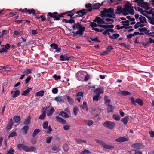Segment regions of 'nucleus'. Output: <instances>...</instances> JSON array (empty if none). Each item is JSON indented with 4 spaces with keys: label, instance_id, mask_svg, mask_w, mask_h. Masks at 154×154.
Listing matches in <instances>:
<instances>
[{
    "label": "nucleus",
    "instance_id": "obj_1",
    "mask_svg": "<svg viewBox=\"0 0 154 154\" xmlns=\"http://www.w3.org/2000/svg\"><path fill=\"white\" fill-rule=\"evenodd\" d=\"M75 9H74L70 11H68L65 12H63L59 14L58 12H49L48 13L47 16L48 17V21H50L51 23H52L53 22H51L50 20L51 18H53L54 20L58 21L60 20V18H64V15L67 14V16H69L70 18L72 17L75 14L74 11Z\"/></svg>",
    "mask_w": 154,
    "mask_h": 154
},
{
    "label": "nucleus",
    "instance_id": "obj_2",
    "mask_svg": "<svg viewBox=\"0 0 154 154\" xmlns=\"http://www.w3.org/2000/svg\"><path fill=\"white\" fill-rule=\"evenodd\" d=\"M132 5L131 3L128 2L124 5L123 7V15H127L129 14L131 15L134 14V10L133 9V6Z\"/></svg>",
    "mask_w": 154,
    "mask_h": 154
},
{
    "label": "nucleus",
    "instance_id": "obj_3",
    "mask_svg": "<svg viewBox=\"0 0 154 154\" xmlns=\"http://www.w3.org/2000/svg\"><path fill=\"white\" fill-rule=\"evenodd\" d=\"M76 28H78L79 30L76 32H73V37H75L77 35H79L80 36L84 34V32L85 30V28L81 24V22H77L75 23Z\"/></svg>",
    "mask_w": 154,
    "mask_h": 154
},
{
    "label": "nucleus",
    "instance_id": "obj_4",
    "mask_svg": "<svg viewBox=\"0 0 154 154\" xmlns=\"http://www.w3.org/2000/svg\"><path fill=\"white\" fill-rule=\"evenodd\" d=\"M114 9L113 8H111L109 9L105 8H103V11H100L101 14L100 16L102 17H104L106 16L105 14H112L114 13Z\"/></svg>",
    "mask_w": 154,
    "mask_h": 154
},
{
    "label": "nucleus",
    "instance_id": "obj_5",
    "mask_svg": "<svg viewBox=\"0 0 154 154\" xmlns=\"http://www.w3.org/2000/svg\"><path fill=\"white\" fill-rule=\"evenodd\" d=\"M95 140L97 143H99L105 149H113L114 147V146L113 145H110L106 144L103 141H102L101 140H99L97 139H95Z\"/></svg>",
    "mask_w": 154,
    "mask_h": 154
},
{
    "label": "nucleus",
    "instance_id": "obj_6",
    "mask_svg": "<svg viewBox=\"0 0 154 154\" xmlns=\"http://www.w3.org/2000/svg\"><path fill=\"white\" fill-rule=\"evenodd\" d=\"M103 125L105 127L107 128L112 129L116 126V124L113 122L109 121H106L104 122Z\"/></svg>",
    "mask_w": 154,
    "mask_h": 154
},
{
    "label": "nucleus",
    "instance_id": "obj_7",
    "mask_svg": "<svg viewBox=\"0 0 154 154\" xmlns=\"http://www.w3.org/2000/svg\"><path fill=\"white\" fill-rule=\"evenodd\" d=\"M130 100L132 104L136 106V103H138L139 105L142 106L143 104V101L140 98H137L135 100L134 98L133 97H131Z\"/></svg>",
    "mask_w": 154,
    "mask_h": 154
},
{
    "label": "nucleus",
    "instance_id": "obj_8",
    "mask_svg": "<svg viewBox=\"0 0 154 154\" xmlns=\"http://www.w3.org/2000/svg\"><path fill=\"white\" fill-rule=\"evenodd\" d=\"M86 9H83L81 10L77 11L75 14H78L76 15V17H82V18H84L85 17V15L86 14Z\"/></svg>",
    "mask_w": 154,
    "mask_h": 154
},
{
    "label": "nucleus",
    "instance_id": "obj_9",
    "mask_svg": "<svg viewBox=\"0 0 154 154\" xmlns=\"http://www.w3.org/2000/svg\"><path fill=\"white\" fill-rule=\"evenodd\" d=\"M94 22H97L98 24H108L111 23H105V21L103 20L100 17H96L95 19L93 20Z\"/></svg>",
    "mask_w": 154,
    "mask_h": 154
},
{
    "label": "nucleus",
    "instance_id": "obj_10",
    "mask_svg": "<svg viewBox=\"0 0 154 154\" xmlns=\"http://www.w3.org/2000/svg\"><path fill=\"white\" fill-rule=\"evenodd\" d=\"M123 8L122 5H120L119 6L117 7V8L115 10V14H121L122 13V14L123 15Z\"/></svg>",
    "mask_w": 154,
    "mask_h": 154
},
{
    "label": "nucleus",
    "instance_id": "obj_11",
    "mask_svg": "<svg viewBox=\"0 0 154 154\" xmlns=\"http://www.w3.org/2000/svg\"><path fill=\"white\" fill-rule=\"evenodd\" d=\"M131 146L137 150H139L141 149H143L144 147V146L141 143H137L135 144H132Z\"/></svg>",
    "mask_w": 154,
    "mask_h": 154
},
{
    "label": "nucleus",
    "instance_id": "obj_12",
    "mask_svg": "<svg viewBox=\"0 0 154 154\" xmlns=\"http://www.w3.org/2000/svg\"><path fill=\"white\" fill-rule=\"evenodd\" d=\"M49 108V107H46L45 111L46 112V113L48 116H51L55 111L53 108H51L50 110H48V109Z\"/></svg>",
    "mask_w": 154,
    "mask_h": 154
},
{
    "label": "nucleus",
    "instance_id": "obj_13",
    "mask_svg": "<svg viewBox=\"0 0 154 154\" xmlns=\"http://www.w3.org/2000/svg\"><path fill=\"white\" fill-rule=\"evenodd\" d=\"M19 11H21L22 12H24L26 14H31L33 12L35 11V10L33 9H27V8H25L23 9H21Z\"/></svg>",
    "mask_w": 154,
    "mask_h": 154
},
{
    "label": "nucleus",
    "instance_id": "obj_14",
    "mask_svg": "<svg viewBox=\"0 0 154 154\" xmlns=\"http://www.w3.org/2000/svg\"><path fill=\"white\" fill-rule=\"evenodd\" d=\"M50 46L53 49H56V51L57 52H59L61 50L60 48H58V45L54 43L51 44L50 45Z\"/></svg>",
    "mask_w": 154,
    "mask_h": 154
},
{
    "label": "nucleus",
    "instance_id": "obj_15",
    "mask_svg": "<svg viewBox=\"0 0 154 154\" xmlns=\"http://www.w3.org/2000/svg\"><path fill=\"white\" fill-rule=\"evenodd\" d=\"M14 122L12 119H10L8 122V124L7 125L6 129L7 130H10Z\"/></svg>",
    "mask_w": 154,
    "mask_h": 154
},
{
    "label": "nucleus",
    "instance_id": "obj_16",
    "mask_svg": "<svg viewBox=\"0 0 154 154\" xmlns=\"http://www.w3.org/2000/svg\"><path fill=\"white\" fill-rule=\"evenodd\" d=\"M60 57V60L62 61H68L71 58L70 57H68L66 55H61Z\"/></svg>",
    "mask_w": 154,
    "mask_h": 154
},
{
    "label": "nucleus",
    "instance_id": "obj_17",
    "mask_svg": "<svg viewBox=\"0 0 154 154\" xmlns=\"http://www.w3.org/2000/svg\"><path fill=\"white\" fill-rule=\"evenodd\" d=\"M32 89L31 88L27 87V89L23 91V93L21 94L22 96H26L28 95L30 91L32 90Z\"/></svg>",
    "mask_w": 154,
    "mask_h": 154
},
{
    "label": "nucleus",
    "instance_id": "obj_18",
    "mask_svg": "<svg viewBox=\"0 0 154 154\" xmlns=\"http://www.w3.org/2000/svg\"><path fill=\"white\" fill-rule=\"evenodd\" d=\"M85 7L87 9H86V13L88 11L91 12L92 11L93 8L92 5L91 4L89 3L88 4H86L85 5Z\"/></svg>",
    "mask_w": 154,
    "mask_h": 154
},
{
    "label": "nucleus",
    "instance_id": "obj_19",
    "mask_svg": "<svg viewBox=\"0 0 154 154\" xmlns=\"http://www.w3.org/2000/svg\"><path fill=\"white\" fill-rule=\"evenodd\" d=\"M150 6V5L147 2H143L141 7L146 9V10H148L150 8L149 7Z\"/></svg>",
    "mask_w": 154,
    "mask_h": 154
},
{
    "label": "nucleus",
    "instance_id": "obj_20",
    "mask_svg": "<svg viewBox=\"0 0 154 154\" xmlns=\"http://www.w3.org/2000/svg\"><path fill=\"white\" fill-rule=\"evenodd\" d=\"M103 3V2L100 4L99 3H97L93 4V5H92L93 9H99L100 7L102 5Z\"/></svg>",
    "mask_w": 154,
    "mask_h": 154
},
{
    "label": "nucleus",
    "instance_id": "obj_21",
    "mask_svg": "<svg viewBox=\"0 0 154 154\" xmlns=\"http://www.w3.org/2000/svg\"><path fill=\"white\" fill-rule=\"evenodd\" d=\"M103 91L101 88H99L96 89L94 91V93L97 95L100 96V95L103 93Z\"/></svg>",
    "mask_w": 154,
    "mask_h": 154
},
{
    "label": "nucleus",
    "instance_id": "obj_22",
    "mask_svg": "<svg viewBox=\"0 0 154 154\" xmlns=\"http://www.w3.org/2000/svg\"><path fill=\"white\" fill-rule=\"evenodd\" d=\"M127 140V138L124 137H119L115 140V141L120 143L124 142Z\"/></svg>",
    "mask_w": 154,
    "mask_h": 154
},
{
    "label": "nucleus",
    "instance_id": "obj_23",
    "mask_svg": "<svg viewBox=\"0 0 154 154\" xmlns=\"http://www.w3.org/2000/svg\"><path fill=\"white\" fill-rule=\"evenodd\" d=\"M56 119L57 121L61 123L62 124H65L66 123V121L63 119L59 116H57Z\"/></svg>",
    "mask_w": 154,
    "mask_h": 154
},
{
    "label": "nucleus",
    "instance_id": "obj_24",
    "mask_svg": "<svg viewBox=\"0 0 154 154\" xmlns=\"http://www.w3.org/2000/svg\"><path fill=\"white\" fill-rule=\"evenodd\" d=\"M63 98V96L56 97L54 98V100L59 102L63 103L64 102Z\"/></svg>",
    "mask_w": 154,
    "mask_h": 154
},
{
    "label": "nucleus",
    "instance_id": "obj_25",
    "mask_svg": "<svg viewBox=\"0 0 154 154\" xmlns=\"http://www.w3.org/2000/svg\"><path fill=\"white\" fill-rule=\"evenodd\" d=\"M106 105L108 107L107 108V111L109 113L112 112L113 110L115 108L114 106L109 104H106Z\"/></svg>",
    "mask_w": 154,
    "mask_h": 154
},
{
    "label": "nucleus",
    "instance_id": "obj_26",
    "mask_svg": "<svg viewBox=\"0 0 154 154\" xmlns=\"http://www.w3.org/2000/svg\"><path fill=\"white\" fill-rule=\"evenodd\" d=\"M29 129V127L28 125L24 126L21 129L23 131V134H26L27 133V131Z\"/></svg>",
    "mask_w": 154,
    "mask_h": 154
},
{
    "label": "nucleus",
    "instance_id": "obj_27",
    "mask_svg": "<svg viewBox=\"0 0 154 154\" xmlns=\"http://www.w3.org/2000/svg\"><path fill=\"white\" fill-rule=\"evenodd\" d=\"M62 22H64L65 23H69L72 24L75 22V20H68L67 19H63L62 20Z\"/></svg>",
    "mask_w": 154,
    "mask_h": 154
},
{
    "label": "nucleus",
    "instance_id": "obj_28",
    "mask_svg": "<svg viewBox=\"0 0 154 154\" xmlns=\"http://www.w3.org/2000/svg\"><path fill=\"white\" fill-rule=\"evenodd\" d=\"M59 116L64 117L66 118H68L70 117V116L68 115L66 112L62 111L60 112V114H59Z\"/></svg>",
    "mask_w": 154,
    "mask_h": 154
},
{
    "label": "nucleus",
    "instance_id": "obj_29",
    "mask_svg": "<svg viewBox=\"0 0 154 154\" xmlns=\"http://www.w3.org/2000/svg\"><path fill=\"white\" fill-rule=\"evenodd\" d=\"M139 19L140 20V23H147L146 18L142 16H140V17L139 18Z\"/></svg>",
    "mask_w": 154,
    "mask_h": 154
},
{
    "label": "nucleus",
    "instance_id": "obj_30",
    "mask_svg": "<svg viewBox=\"0 0 154 154\" xmlns=\"http://www.w3.org/2000/svg\"><path fill=\"white\" fill-rule=\"evenodd\" d=\"M31 117L30 116H29L23 122V124L25 125H29L31 122Z\"/></svg>",
    "mask_w": 154,
    "mask_h": 154
},
{
    "label": "nucleus",
    "instance_id": "obj_31",
    "mask_svg": "<svg viewBox=\"0 0 154 154\" xmlns=\"http://www.w3.org/2000/svg\"><path fill=\"white\" fill-rule=\"evenodd\" d=\"M44 91L43 90H42L39 92H37L36 93V96L42 97L44 96Z\"/></svg>",
    "mask_w": 154,
    "mask_h": 154
},
{
    "label": "nucleus",
    "instance_id": "obj_32",
    "mask_svg": "<svg viewBox=\"0 0 154 154\" xmlns=\"http://www.w3.org/2000/svg\"><path fill=\"white\" fill-rule=\"evenodd\" d=\"M13 120L15 123L19 122L20 120V118L19 116H15L13 118Z\"/></svg>",
    "mask_w": 154,
    "mask_h": 154
},
{
    "label": "nucleus",
    "instance_id": "obj_33",
    "mask_svg": "<svg viewBox=\"0 0 154 154\" xmlns=\"http://www.w3.org/2000/svg\"><path fill=\"white\" fill-rule=\"evenodd\" d=\"M20 93V91L18 90H17L14 91V94L12 95V97L14 98H15L18 96Z\"/></svg>",
    "mask_w": 154,
    "mask_h": 154
},
{
    "label": "nucleus",
    "instance_id": "obj_34",
    "mask_svg": "<svg viewBox=\"0 0 154 154\" xmlns=\"http://www.w3.org/2000/svg\"><path fill=\"white\" fill-rule=\"evenodd\" d=\"M80 107L82 108L83 110H86L87 111L88 110V108L87 107V103L85 101L84 102L83 105H81L80 106Z\"/></svg>",
    "mask_w": 154,
    "mask_h": 154
},
{
    "label": "nucleus",
    "instance_id": "obj_35",
    "mask_svg": "<svg viewBox=\"0 0 154 154\" xmlns=\"http://www.w3.org/2000/svg\"><path fill=\"white\" fill-rule=\"evenodd\" d=\"M120 35L118 34H113L112 36H109V37L112 39H117L119 37Z\"/></svg>",
    "mask_w": 154,
    "mask_h": 154
},
{
    "label": "nucleus",
    "instance_id": "obj_36",
    "mask_svg": "<svg viewBox=\"0 0 154 154\" xmlns=\"http://www.w3.org/2000/svg\"><path fill=\"white\" fill-rule=\"evenodd\" d=\"M134 2H136L137 5L141 7L144 2L143 0H134Z\"/></svg>",
    "mask_w": 154,
    "mask_h": 154
},
{
    "label": "nucleus",
    "instance_id": "obj_37",
    "mask_svg": "<svg viewBox=\"0 0 154 154\" xmlns=\"http://www.w3.org/2000/svg\"><path fill=\"white\" fill-rule=\"evenodd\" d=\"M40 131V130L38 129H35L33 132L32 136L35 137Z\"/></svg>",
    "mask_w": 154,
    "mask_h": 154
},
{
    "label": "nucleus",
    "instance_id": "obj_38",
    "mask_svg": "<svg viewBox=\"0 0 154 154\" xmlns=\"http://www.w3.org/2000/svg\"><path fill=\"white\" fill-rule=\"evenodd\" d=\"M128 119V116H125L124 118H123L121 119V121H122L124 123V125H126Z\"/></svg>",
    "mask_w": 154,
    "mask_h": 154
},
{
    "label": "nucleus",
    "instance_id": "obj_39",
    "mask_svg": "<svg viewBox=\"0 0 154 154\" xmlns=\"http://www.w3.org/2000/svg\"><path fill=\"white\" fill-rule=\"evenodd\" d=\"M66 98L68 100L69 103L71 105H72L74 103V101L72 98L70 97L69 96H67Z\"/></svg>",
    "mask_w": 154,
    "mask_h": 154
},
{
    "label": "nucleus",
    "instance_id": "obj_40",
    "mask_svg": "<svg viewBox=\"0 0 154 154\" xmlns=\"http://www.w3.org/2000/svg\"><path fill=\"white\" fill-rule=\"evenodd\" d=\"M105 17L113 18H115L116 17V15L114 13L112 14H105Z\"/></svg>",
    "mask_w": 154,
    "mask_h": 154
},
{
    "label": "nucleus",
    "instance_id": "obj_41",
    "mask_svg": "<svg viewBox=\"0 0 154 154\" xmlns=\"http://www.w3.org/2000/svg\"><path fill=\"white\" fill-rule=\"evenodd\" d=\"M101 97L100 96L96 95L93 97V101H97L99 99H100Z\"/></svg>",
    "mask_w": 154,
    "mask_h": 154
},
{
    "label": "nucleus",
    "instance_id": "obj_42",
    "mask_svg": "<svg viewBox=\"0 0 154 154\" xmlns=\"http://www.w3.org/2000/svg\"><path fill=\"white\" fill-rule=\"evenodd\" d=\"M113 118L115 120L119 121L120 120V117L117 114H114L112 115Z\"/></svg>",
    "mask_w": 154,
    "mask_h": 154
},
{
    "label": "nucleus",
    "instance_id": "obj_43",
    "mask_svg": "<svg viewBox=\"0 0 154 154\" xmlns=\"http://www.w3.org/2000/svg\"><path fill=\"white\" fill-rule=\"evenodd\" d=\"M121 94L123 96H128L131 94V93L130 92L125 91H121Z\"/></svg>",
    "mask_w": 154,
    "mask_h": 154
},
{
    "label": "nucleus",
    "instance_id": "obj_44",
    "mask_svg": "<svg viewBox=\"0 0 154 154\" xmlns=\"http://www.w3.org/2000/svg\"><path fill=\"white\" fill-rule=\"evenodd\" d=\"M75 140L79 143H86V142L85 140L79 138H76L75 139Z\"/></svg>",
    "mask_w": 154,
    "mask_h": 154
},
{
    "label": "nucleus",
    "instance_id": "obj_45",
    "mask_svg": "<svg viewBox=\"0 0 154 154\" xmlns=\"http://www.w3.org/2000/svg\"><path fill=\"white\" fill-rule=\"evenodd\" d=\"M121 23L124 26H127L129 25V21L128 20H126L125 21H122Z\"/></svg>",
    "mask_w": 154,
    "mask_h": 154
},
{
    "label": "nucleus",
    "instance_id": "obj_46",
    "mask_svg": "<svg viewBox=\"0 0 154 154\" xmlns=\"http://www.w3.org/2000/svg\"><path fill=\"white\" fill-rule=\"evenodd\" d=\"M104 100L105 102V103L106 104H109L110 101V100L109 99L108 96H105L104 97Z\"/></svg>",
    "mask_w": 154,
    "mask_h": 154
},
{
    "label": "nucleus",
    "instance_id": "obj_47",
    "mask_svg": "<svg viewBox=\"0 0 154 154\" xmlns=\"http://www.w3.org/2000/svg\"><path fill=\"white\" fill-rule=\"evenodd\" d=\"M46 116V112H43L42 113L41 115L39 117V119L41 120H43L45 117Z\"/></svg>",
    "mask_w": 154,
    "mask_h": 154
},
{
    "label": "nucleus",
    "instance_id": "obj_48",
    "mask_svg": "<svg viewBox=\"0 0 154 154\" xmlns=\"http://www.w3.org/2000/svg\"><path fill=\"white\" fill-rule=\"evenodd\" d=\"M78 110L79 109L77 106H75L73 108V113L75 116H76L77 115Z\"/></svg>",
    "mask_w": 154,
    "mask_h": 154
},
{
    "label": "nucleus",
    "instance_id": "obj_49",
    "mask_svg": "<svg viewBox=\"0 0 154 154\" xmlns=\"http://www.w3.org/2000/svg\"><path fill=\"white\" fill-rule=\"evenodd\" d=\"M48 122L47 121H45L42 124L43 127L44 129H46L48 128Z\"/></svg>",
    "mask_w": 154,
    "mask_h": 154
},
{
    "label": "nucleus",
    "instance_id": "obj_50",
    "mask_svg": "<svg viewBox=\"0 0 154 154\" xmlns=\"http://www.w3.org/2000/svg\"><path fill=\"white\" fill-rule=\"evenodd\" d=\"M17 136V133L15 131L9 134L8 136V138H9L10 137L16 136Z\"/></svg>",
    "mask_w": 154,
    "mask_h": 154
},
{
    "label": "nucleus",
    "instance_id": "obj_51",
    "mask_svg": "<svg viewBox=\"0 0 154 154\" xmlns=\"http://www.w3.org/2000/svg\"><path fill=\"white\" fill-rule=\"evenodd\" d=\"M95 22H91L90 26L92 28V30L93 29H95L94 27H97V24L95 23Z\"/></svg>",
    "mask_w": 154,
    "mask_h": 154
},
{
    "label": "nucleus",
    "instance_id": "obj_52",
    "mask_svg": "<svg viewBox=\"0 0 154 154\" xmlns=\"http://www.w3.org/2000/svg\"><path fill=\"white\" fill-rule=\"evenodd\" d=\"M148 19L149 20L150 23L152 25H154V17H148Z\"/></svg>",
    "mask_w": 154,
    "mask_h": 154
},
{
    "label": "nucleus",
    "instance_id": "obj_53",
    "mask_svg": "<svg viewBox=\"0 0 154 154\" xmlns=\"http://www.w3.org/2000/svg\"><path fill=\"white\" fill-rule=\"evenodd\" d=\"M114 26L111 24L109 25H105V29H112L114 28Z\"/></svg>",
    "mask_w": 154,
    "mask_h": 154
},
{
    "label": "nucleus",
    "instance_id": "obj_54",
    "mask_svg": "<svg viewBox=\"0 0 154 154\" xmlns=\"http://www.w3.org/2000/svg\"><path fill=\"white\" fill-rule=\"evenodd\" d=\"M91 153V152L89 150H87L85 149L83 151H82L80 152L81 154H89Z\"/></svg>",
    "mask_w": 154,
    "mask_h": 154
},
{
    "label": "nucleus",
    "instance_id": "obj_55",
    "mask_svg": "<svg viewBox=\"0 0 154 154\" xmlns=\"http://www.w3.org/2000/svg\"><path fill=\"white\" fill-rule=\"evenodd\" d=\"M51 126L50 125H49L48 128V130L46 131V132L48 134H50L51 133V132L52 131V129L51 128Z\"/></svg>",
    "mask_w": 154,
    "mask_h": 154
},
{
    "label": "nucleus",
    "instance_id": "obj_56",
    "mask_svg": "<svg viewBox=\"0 0 154 154\" xmlns=\"http://www.w3.org/2000/svg\"><path fill=\"white\" fill-rule=\"evenodd\" d=\"M36 150V148L33 146H31L30 148L29 147V152H34Z\"/></svg>",
    "mask_w": 154,
    "mask_h": 154
},
{
    "label": "nucleus",
    "instance_id": "obj_57",
    "mask_svg": "<svg viewBox=\"0 0 154 154\" xmlns=\"http://www.w3.org/2000/svg\"><path fill=\"white\" fill-rule=\"evenodd\" d=\"M2 46L3 47L1 49H0V53H2L4 52H7L8 51L5 49L4 45H2Z\"/></svg>",
    "mask_w": 154,
    "mask_h": 154
},
{
    "label": "nucleus",
    "instance_id": "obj_58",
    "mask_svg": "<svg viewBox=\"0 0 154 154\" xmlns=\"http://www.w3.org/2000/svg\"><path fill=\"white\" fill-rule=\"evenodd\" d=\"M138 30L141 32H144L147 31V29L145 27L141 28H139Z\"/></svg>",
    "mask_w": 154,
    "mask_h": 154
},
{
    "label": "nucleus",
    "instance_id": "obj_59",
    "mask_svg": "<svg viewBox=\"0 0 154 154\" xmlns=\"http://www.w3.org/2000/svg\"><path fill=\"white\" fill-rule=\"evenodd\" d=\"M24 146V145H23V144H19L17 145V148L19 150H21L22 149H23V147Z\"/></svg>",
    "mask_w": 154,
    "mask_h": 154
},
{
    "label": "nucleus",
    "instance_id": "obj_60",
    "mask_svg": "<svg viewBox=\"0 0 154 154\" xmlns=\"http://www.w3.org/2000/svg\"><path fill=\"white\" fill-rule=\"evenodd\" d=\"M52 138V137H47L46 138V143L48 144L50 143Z\"/></svg>",
    "mask_w": 154,
    "mask_h": 154
},
{
    "label": "nucleus",
    "instance_id": "obj_61",
    "mask_svg": "<svg viewBox=\"0 0 154 154\" xmlns=\"http://www.w3.org/2000/svg\"><path fill=\"white\" fill-rule=\"evenodd\" d=\"M94 123V122L92 120H88L87 121V125L89 126H91Z\"/></svg>",
    "mask_w": 154,
    "mask_h": 154
},
{
    "label": "nucleus",
    "instance_id": "obj_62",
    "mask_svg": "<svg viewBox=\"0 0 154 154\" xmlns=\"http://www.w3.org/2000/svg\"><path fill=\"white\" fill-rule=\"evenodd\" d=\"M25 74L26 75H27L29 74L32 73V71L29 69H27L25 72H24Z\"/></svg>",
    "mask_w": 154,
    "mask_h": 154
},
{
    "label": "nucleus",
    "instance_id": "obj_63",
    "mask_svg": "<svg viewBox=\"0 0 154 154\" xmlns=\"http://www.w3.org/2000/svg\"><path fill=\"white\" fill-rule=\"evenodd\" d=\"M29 147L28 146L24 145L23 147V150L26 152H29Z\"/></svg>",
    "mask_w": 154,
    "mask_h": 154
},
{
    "label": "nucleus",
    "instance_id": "obj_64",
    "mask_svg": "<svg viewBox=\"0 0 154 154\" xmlns=\"http://www.w3.org/2000/svg\"><path fill=\"white\" fill-rule=\"evenodd\" d=\"M14 151L13 149L11 148V149L7 152L8 154H14Z\"/></svg>",
    "mask_w": 154,
    "mask_h": 154
}]
</instances>
